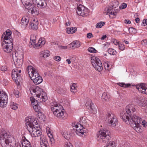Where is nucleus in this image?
Segmentation results:
<instances>
[{"label":"nucleus","mask_w":147,"mask_h":147,"mask_svg":"<svg viewBox=\"0 0 147 147\" xmlns=\"http://www.w3.org/2000/svg\"><path fill=\"white\" fill-rule=\"evenodd\" d=\"M136 107L133 104L127 105L125 108L126 112L123 111L120 113L121 118L126 123L130 124L137 132L140 133L142 131L140 125L142 120L134 114V113L136 111Z\"/></svg>","instance_id":"1"},{"label":"nucleus","mask_w":147,"mask_h":147,"mask_svg":"<svg viewBox=\"0 0 147 147\" xmlns=\"http://www.w3.org/2000/svg\"><path fill=\"white\" fill-rule=\"evenodd\" d=\"M11 34V32L8 29L1 36V40L3 41V48L4 51L7 53H10L13 48V39Z\"/></svg>","instance_id":"2"},{"label":"nucleus","mask_w":147,"mask_h":147,"mask_svg":"<svg viewBox=\"0 0 147 147\" xmlns=\"http://www.w3.org/2000/svg\"><path fill=\"white\" fill-rule=\"evenodd\" d=\"M51 110L54 116L59 119H65L67 113L62 106L57 102H53L51 104Z\"/></svg>","instance_id":"3"},{"label":"nucleus","mask_w":147,"mask_h":147,"mask_svg":"<svg viewBox=\"0 0 147 147\" xmlns=\"http://www.w3.org/2000/svg\"><path fill=\"white\" fill-rule=\"evenodd\" d=\"M31 94L36 97L40 102H45L47 99V97L45 92L38 87L32 86L30 88Z\"/></svg>","instance_id":"4"},{"label":"nucleus","mask_w":147,"mask_h":147,"mask_svg":"<svg viewBox=\"0 0 147 147\" xmlns=\"http://www.w3.org/2000/svg\"><path fill=\"white\" fill-rule=\"evenodd\" d=\"M87 125V121L86 120L82 121V123L78 122H74L72 123L74 130L75 131L77 134L80 136H82L85 133L84 127H86Z\"/></svg>","instance_id":"5"},{"label":"nucleus","mask_w":147,"mask_h":147,"mask_svg":"<svg viewBox=\"0 0 147 147\" xmlns=\"http://www.w3.org/2000/svg\"><path fill=\"white\" fill-rule=\"evenodd\" d=\"M106 119L109 125L115 127L118 124L117 118L116 116L111 112H109L106 116Z\"/></svg>","instance_id":"6"},{"label":"nucleus","mask_w":147,"mask_h":147,"mask_svg":"<svg viewBox=\"0 0 147 147\" xmlns=\"http://www.w3.org/2000/svg\"><path fill=\"white\" fill-rule=\"evenodd\" d=\"M91 62L95 69L99 72L103 69L102 64L100 59L95 56L91 57Z\"/></svg>","instance_id":"7"},{"label":"nucleus","mask_w":147,"mask_h":147,"mask_svg":"<svg viewBox=\"0 0 147 147\" xmlns=\"http://www.w3.org/2000/svg\"><path fill=\"white\" fill-rule=\"evenodd\" d=\"M40 127L38 125H36L33 127H28L27 130L30 132L32 137H36L42 136V132L40 130Z\"/></svg>","instance_id":"8"},{"label":"nucleus","mask_w":147,"mask_h":147,"mask_svg":"<svg viewBox=\"0 0 147 147\" xmlns=\"http://www.w3.org/2000/svg\"><path fill=\"white\" fill-rule=\"evenodd\" d=\"M0 137V142L2 145L5 144L9 145L11 142L10 136L8 135L6 131H1Z\"/></svg>","instance_id":"9"},{"label":"nucleus","mask_w":147,"mask_h":147,"mask_svg":"<svg viewBox=\"0 0 147 147\" xmlns=\"http://www.w3.org/2000/svg\"><path fill=\"white\" fill-rule=\"evenodd\" d=\"M119 11V9H113L110 6L105 8L104 11V13L105 15H108L110 18H113L116 16Z\"/></svg>","instance_id":"10"},{"label":"nucleus","mask_w":147,"mask_h":147,"mask_svg":"<svg viewBox=\"0 0 147 147\" xmlns=\"http://www.w3.org/2000/svg\"><path fill=\"white\" fill-rule=\"evenodd\" d=\"M21 71L19 68L13 69L12 72L11 76L13 79L17 83H18L21 80Z\"/></svg>","instance_id":"11"},{"label":"nucleus","mask_w":147,"mask_h":147,"mask_svg":"<svg viewBox=\"0 0 147 147\" xmlns=\"http://www.w3.org/2000/svg\"><path fill=\"white\" fill-rule=\"evenodd\" d=\"M107 132L108 131L106 129H101L97 132V137L100 142H106L107 140L106 137L108 135Z\"/></svg>","instance_id":"12"},{"label":"nucleus","mask_w":147,"mask_h":147,"mask_svg":"<svg viewBox=\"0 0 147 147\" xmlns=\"http://www.w3.org/2000/svg\"><path fill=\"white\" fill-rule=\"evenodd\" d=\"M25 122L27 129H28V127H33L38 124L35 118L32 116H29L26 117Z\"/></svg>","instance_id":"13"},{"label":"nucleus","mask_w":147,"mask_h":147,"mask_svg":"<svg viewBox=\"0 0 147 147\" xmlns=\"http://www.w3.org/2000/svg\"><path fill=\"white\" fill-rule=\"evenodd\" d=\"M7 96L6 93L3 91L0 90V107H5L7 105Z\"/></svg>","instance_id":"14"},{"label":"nucleus","mask_w":147,"mask_h":147,"mask_svg":"<svg viewBox=\"0 0 147 147\" xmlns=\"http://www.w3.org/2000/svg\"><path fill=\"white\" fill-rule=\"evenodd\" d=\"M88 9L82 5H79L77 7L76 12L79 16H86L88 15Z\"/></svg>","instance_id":"15"},{"label":"nucleus","mask_w":147,"mask_h":147,"mask_svg":"<svg viewBox=\"0 0 147 147\" xmlns=\"http://www.w3.org/2000/svg\"><path fill=\"white\" fill-rule=\"evenodd\" d=\"M27 70L29 76L32 80H33V78H35L36 77H38L39 75L36 69L31 66L28 67Z\"/></svg>","instance_id":"16"},{"label":"nucleus","mask_w":147,"mask_h":147,"mask_svg":"<svg viewBox=\"0 0 147 147\" xmlns=\"http://www.w3.org/2000/svg\"><path fill=\"white\" fill-rule=\"evenodd\" d=\"M35 5L39 8L43 9L47 6V4L46 0H32Z\"/></svg>","instance_id":"17"},{"label":"nucleus","mask_w":147,"mask_h":147,"mask_svg":"<svg viewBox=\"0 0 147 147\" xmlns=\"http://www.w3.org/2000/svg\"><path fill=\"white\" fill-rule=\"evenodd\" d=\"M136 88L140 92L147 94V87L146 84L144 83L139 84L136 86Z\"/></svg>","instance_id":"18"},{"label":"nucleus","mask_w":147,"mask_h":147,"mask_svg":"<svg viewBox=\"0 0 147 147\" xmlns=\"http://www.w3.org/2000/svg\"><path fill=\"white\" fill-rule=\"evenodd\" d=\"M13 59H23V51L22 49L21 50H15L13 52Z\"/></svg>","instance_id":"19"},{"label":"nucleus","mask_w":147,"mask_h":147,"mask_svg":"<svg viewBox=\"0 0 147 147\" xmlns=\"http://www.w3.org/2000/svg\"><path fill=\"white\" fill-rule=\"evenodd\" d=\"M40 143L41 147H49L47 139L44 136L40 137Z\"/></svg>","instance_id":"20"},{"label":"nucleus","mask_w":147,"mask_h":147,"mask_svg":"<svg viewBox=\"0 0 147 147\" xmlns=\"http://www.w3.org/2000/svg\"><path fill=\"white\" fill-rule=\"evenodd\" d=\"M38 22L36 19H34L32 20L30 23V28L34 30H36L38 28Z\"/></svg>","instance_id":"21"},{"label":"nucleus","mask_w":147,"mask_h":147,"mask_svg":"<svg viewBox=\"0 0 147 147\" xmlns=\"http://www.w3.org/2000/svg\"><path fill=\"white\" fill-rule=\"evenodd\" d=\"M136 98L138 101H136L139 106L144 107L147 105V98H144L141 99L140 97H137Z\"/></svg>","instance_id":"22"},{"label":"nucleus","mask_w":147,"mask_h":147,"mask_svg":"<svg viewBox=\"0 0 147 147\" xmlns=\"http://www.w3.org/2000/svg\"><path fill=\"white\" fill-rule=\"evenodd\" d=\"M85 105L87 109L90 111L92 113H94V105L91 100L90 99L88 100L87 102L85 104Z\"/></svg>","instance_id":"23"},{"label":"nucleus","mask_w":147,"mask_h":147,"mask_svg":"<svg viewBox=\"0 0 147 147\" xmlns=\"http://www.w3.org/2000/svg\"><path fill=\"white\" fill-rule=\"evenodd\" d=\"M29 21L28 17L27 16H23L21 22V24L23 28L26 27L28 26Z\"/></svg>","instance_id":"24"},{"label":"nucleus","mask_w":147,"mask_h":147,"mask_svg":"<svg viewBox=\"0 0 147 147\" xmlns=\"http://www.w3.org/2000/svg\"><path fill=\"white\" fill-rule=\"evenodd\" d=\"M14 66L17 68L21 67L23 63V59H13Z\"/></svg>","instance_id":"25"},{"label":"nucleus","mask_w":147,"mask_h":147,"mask_svg":"<svg viewBox=\"0 0 147 147\" xmlns=\"http://www.w3.org/2000/svg\"><path fill=\"white\" fill-rule=\"evenodd\" d=\"M80 46V42L78 41H75L68 45V47L70 48L74 49L79 47Z\"/></svg>","instance_id":"26"},{"label":"nucleus","mask_w":147,"mask_h":147,"mask_svg":"<svg viewBox=\"0 0 147 147\" xmlns=\"http://www.w3.org/2000/svg\"><path fill=\"white\" fill-rule=\"evenodd\" d=\"M46 130L48 136L50 139V140L52 143L54 142V140L53 135L51 131L50 128L49 127H47Z\"/></svg>","instance_id":"27"},{"label":"nucleus","mask_w":147,"mask_h":147,"mask_svg":"<svg viewBox=\"0 0 147 147\" xmlns=\"http://www.w3.org/2000/svg\"><path fill=\"white\" fill-rule=\"evenodd\" d=\"M45 43V40L43 38H41L38 40V43L35 44V46L37 47H41Z\"/></svg>","instance_id":"28"},{"label":"nucleus","mask_w":147,"mask_h":147,"mask_svg":"<svg viewBox=\"0 0 147 147\" xmlns=\"http://www.w3.org/2000/svg\"><path fill=\"white\" fill-rule=\"evenodd\" d=\"M33 78L32 80L35 84H38L41 83L43 80L42 77L38 75V77H36L35 78Z\"/></svg>","instance_id":"29"},{"label":"nucleus","mask_w":147,"mask_h":147,"mask_svg":"<svg viewBox=\"0 0 147 147\" xmlns=\"http://www.w3.org/2000/svg\"><path fill=\"white\" fill-rule=\"evenodd\" d=\"M102 99L103 101H108L110 99V95L107 92H105L102 94Z\"/></svg>","instance_id":"30"},{"label":"nucleus","mask_w":147,"mask_h":147,"mask_svg":"<svg viewBox=\"0 0 147 147\" xmlns=\"http://www.w3.org/2000/svg\"><path fill=\"white\" fill-rule=\"evenodd\" d=\"M21 143L22 147H32L30 142L25 139H22Z\"/></svg>","instance_id":"31"},{"label":"nucleus","mask_w":147,"mask_h":147,"mask_svg":"<svg viewBox=\"0 0 147 147\" xmlns=\"http://www.w3.org/2000/svg\"><path fill=\"white\" fill-rule=\"evenodd\" d=\"M40 55L41 57L46 58L50 56V52L48 50H44L40 53Z\"/></svg>","instance_id":"32"},{"label":"nucleus","mask_w":147,"mask_h":147,"mask_svg":"<svg viewBox=\"0 0 147 147\" xmlns=\"http://www.w3.org/2000/svg\"><path fill=\"white\" fill-rule=\"evenodd\" d=\"M21 1L26 8H28V6H31V3H30V0H21Z\"/></svg>","instance_id":"33"},{"label":"nucleus","mask_w":147,"mask_h":147,"mask_svg":"<svg viewBox=\"0 0 147 147\" xmlns=\"http://www.w3.org/2000/svg\"><path fill=\"white\" fill-rule=\"evenodd\" d=\"M63 136L67 140H68L71 136V134L68 131H64L62 134Z\"/></svg>","instance_id":"34"},{"label":"nucleus","mask_w":147,"mask_h":147,"mask_svg":"<svg viewBox=\"0 0 147 147\" xmlns=\"http://www.w3.org/2000/svg\"><path fill=\"white\" fill-rule=\"evenodd\" d=\"M76 27L69 28L66 29V32L68 34H72L76 31Z\"/></svg>","instance_id":"35"},{"label":"nucleus","mask_w":147,"mask_h":147,"mask_svg":"<svg viewBox=\"0 0 147 147\" xmlns=\"http://www.w3.org/2000/svg\"><path fill=\"white\" fill-rule=\"evenodd\" d=\"M30 100L31 102L32 106V107L34 106H34L38 105L39 104H40V103H39L38 102L37 100H36L35 98L32 97H31L30 98Z\"/></svg>","instance_id":"36"},{"label":"nucleus","mask_w":147,"mask_h":147,"mask_svg":"<svg viewBox=\"0 0 147 147\" xmlns=\"http://www.w3.org/2000/svg\"><path fill=\"white\" fill-rule=\"evenodd\" d=\"M34 6L31 4V6H28L29 8H26L28 10V12H31L32 14H33L36 11V9L34 7Z\"/></svg>","instance_id":"37"},{"label":"nucleus","mask_w":147,"mask_h":147,"mask_svg":"<svg viewBox=\"0 0 147 147\" xmlns=\"http://www.w3.org/2000/svg\"><path fill=\"white\" fill-rule=\"evenodd\" d=\"M71 91L73 93H75L77 92V86L76 84L73 83L71 86Z\"/></svg>","instance_id":"38"},{"label":"nucleus","mask_w":147,"mask_h":147,"mask_svg":"<svg viewBox=\"0 0 147 147\" xmlns=\"http://www.w3.org/2000/svg\"><path fill=\"white\" fill-rule=\"evenodd\" d=\"M10 106L11 109L14 110L17 109L18 108V105L13 102H10Z\"/></svg>","instance_id":"39"},{"label":"nucleus","mask_w":147,"mask_h":147,"mask_svg":"<svg viewBox=\"0 0 147 147\" xmlns=\"http://www.w3.org/2000/svg\"><path fill=\"white\" fill-rule=\"evenodd\" d=\"M40 104H38V105L32 106L34 110L36 112H39L40 111L41 109V107L40 105Z\"/></svg>","instance_id":"40"},{"label":"nucleus","mask_w":147,"mask_h":147,"mask_svg":"<svg viewBox=\"0 0 147 147\" xmlns=\"http://www.w3.org/2000/svg\"><path fill=\"white\" fill-rule=\"evenodd\" d=\"M119 4V3L118 1H114L112 2V5L111 7L113 9H115L118 6Z\"/></svg>","instance_id":"41"},{"label":"nucleus","mask_w":147,"mask_h":147,"mask_svg":"<svg viewBox=\"0 0 147 147\" xmlns=\"http://www.w3.org/2000/svg\"><path fill=\"white\" fill-rule=\"evenodd\" d=\"M117 84L120 86L124 88L129 87L131 85L129 84H125L124 83H117Z\"/></svg>","instance_id":"42"},{"label":"nucleus","mask_w":147,"mask_h":147,"mask_svg":"<svg viewBox=\"0 0 147 147\" xmlns=\"http://www.w3.org/2000/svg\"><path fill=\"white\" fill-rule=\"evenodd\" d=\"M105 24L104 22H100L96 24V27L97 28H100L104 25Z\"/></svg>","instance_id":"43"},{"label":"nucleus","mask_w":147,"mask_h":147,"mask_svg":"<svg viewBox=\"0 0 147 147\" xmlns=\"http://www.w3.org/2000/svg\"><path fill=\"white\" fill-rule=\"evenodd\" d=\"M104 67L106 70L109 71L110 69V65L107 61L105 62L104 63Z\"/></svg>","instance_id":"44"},{"label":"nucleus","mask_w":147,"mask_h":147,"mask_svg":"<svg viewBox=\"0 0 147 147\" xmlns=\"http://www.w3.org/2000/svg\"><path fill=\"white\" fill-rule=\"evenodd\" d=\"M128 31L129 33L131 34H134L136 32V31L135 29L133 27L130 28L128 29Z\"/></svg>","instance_id":"45"},{"label":"nucleus","mask_w":147,"mask_h":147,"mask_svg":"<svg viewBox=\"0 0 147 147\" xmlns=\"http://www.w3.org/2000/svg\"><path fill=\"white\" fill-rule=\"evenodd\" d=\"M107 147H116L115 143L113 141H110L108 144Z\"/></svg>","instance_id":"46"},{"label":"nucleus","mask_w":147,"mask_h":147,"mask_svg":"<svg viewBox=\"0 0 147 147\" xmlns=\"http://www.w3.org/2000/svg\"><path fill=\"white\" fill-rule=\"evenodd\" d=\"M88 50L89 52L92 53H95L96 51L95 49L92 47H89L88 49Z\"/></svg>","instance_id":"47"},{"label":"nucleus","mask_w":147,"mask_h":147,"mask_svg":"<svg viewBox=\"0 0 147 147\" xmlns=\"http://www.w3.org/2000/svg\"><path fill=\"white\" fill-rule=\"evenodd\" d=\"M1 71H6L7 69V67L5 64H3L1 65Z\"/></svg>","instance_id":"48"},{"label":"nucleus","mask_w":147,"mask_h":147,"mask_svg":"<svg viewBox=\"0 0 147 147\" xmlns=\"http://www.w3.org/2000/svg\"><path fill=\"white\" fill-rule=\"evenodd\" d=\"M127 6V4L126 3H123L119 6V8L120 9H122L126 8Z\"/></svg>","instance_id":"49"},{"label":"nucleus","mask_w":147,"mask_h":147,"mask_svg":"<svg viewBox=\"0 0 147 147\" xmlns=\"http://www.w3.org/2000/svg\"><path fill=\"white\" fill-rule=\"evenodd\" d=\"M118 46L120 50H121V51H123L124 50L125 47V46L123 44H119Z\"/></svg>","instance_id":"50"},{"label":"nucleus","mask_w":147,"mask_h":147,"mask_svg":"<svg viewBox=\"0 0 147 147\" xmlns=\"http://www.w3.org/2000/svg\"><path fill=\"white\" fill-rule=\"evenodd\" d=\"M112 41L114 44L116 45H119V42L116 39H113L112 40Z\"/></svg>","instance_id":"51"},{"label":"nucleus","mask_w":147,"mask_h":147,"mask_svg":"<svg viewBox=\"0 0 147 147\" xmlns=\"http://www.w3.org/2000/svg\"><path fill=\"white\" fill-rule=\"evenodd\" d=\"M141 44L143 45L147 46V40L144 39L142 40L141 41Z\"/></svg>","instance_id":"52"},{"label":"nucleus","mask_w":147,"mask_h":147,"mask_svg":"<svg viewBox=\"0 0 147 147\" xmlns=\"http://www.w3.org/2000/svg\"><path fill=\"white\" fill-rule=\"evenodd\" d=\"M142 25L145 26L147 25V19H144L142 24Z\"/></svg>","instance_id":"53"},{"label":"nucleus","mask_w":147,"mask_h":147,"mask_svg":"<svg viewBox=\"0 0 147 147\" xmlns=\"http://www.w3.org/2000/svg\"><path fill=\"white\" fill-rule=\"evenodd\" d=\"M13 93L16 98H18L19 97V92L18 91V90H15L14 91Z\"/></svg>","instance_id":"54"},{"label":"nucleus","mask_w":147,"mask_h":147,"mask_svg":"<svg viewBox=\"0 0 147 147\" xmlns=\"http://www.w3.org/2000/svg\"><path fill=\"white\" fill-rule=\"evenodd\" d=\"M141 124L142 125H143V127H146L147 126V122L144 120L142 121Z\"/></svg>","instance_id":"55"},{"label":"nucleus","mask_w":147,"mask_h":147,"mask_svg":"<svg viewBox=\"0 0 147 147\" xmlns=\"http://www.w3.org/2000/svg\"><path fill=\"white\" fill-rule=\"evenodd\" d=\"M128 146V145L126 143L123 142L119 145V147H127Z\"/></svg>","instance_id":"56"},{"label":"nucleus","mask_w":147,"mask_h":147,"mask_svg":"<svg viewBox=\"0 0 147 147\" xmlns=\"http://www.w3.org/2000/svg\"><path fill=\"white\" fill-rule=\"evenodd\" d=\"M93 37V36L91 33H88L87 34V37L88 38H90Z\"/></svg>","instance_id":"57"},{"label":"nucleus","mask_w":147,"mask_h":147,"mask_svg":"<svg viewBox=\"0 0 147 147\" xmlns=\"http://www.w3.org/2000/svg\"><path fill=\"white\" fill-rule=\"evenodd\" d=\"M54 59L57 61H60L61 60V58L60 56H56L54 57Z\"/></svg>","instance_id":"58"},{"label":"nucleus","mask_w":147,"mask_h":147,"mask_svg":"<svg viewBox=\"0 0 147 147\" xmlns=\"http://www.w3.org/2000/svg\"><path fill=\"white\" fill-rule=\"evenodd\" d=\"M66 147H73V145L70 142L66 143Z\"/></svg>","instance_id":"59"},{"label":"nucleus","mask_w":147,"mask_h":147,"mask_svg":"<svg viewBox=\"0 0 147 147\" xmlns=\"http://www.w3.org/2000/svg\"><path fill=\"white\" fill-rule=\"evenodd\" d=\"M108 52L111 54L114 55L115 53H114L113 50L112 49H109L108 50Z\"/></svg>","instance_id":"60"},{"label":"nucleus","mask_w":147,"mask_h":147,"mask_svg":"<svg viewBox=\"0 0 147 147\" xmlns=\"http://www.w3.org/2000/svg\"><path fill=\"white\" fill-rule=\"evenodd\" d=\"M36 39H30V43H31V45H33L36 42Z\"/></svg>","instance_id":"61"},{"label":"nucleus","mask_w":147,"mask_h":147,"mask_svg":"<svg viewBox=\"0 0 147 147\" xmlns=\"http://www.w3.org/2000/svg\"><path fill=\"white\" fill-rule=\"evenodd\" d=\"M59 48L61 49H67V46H60L59 47Z\"/></svg>","instance_id":"62"},{"label":"nucleus","mask_w":147,"mask_h":147,"mask_svg":"<svg viewBox=\"0 0 147 147\" xmlns=\"http://www.w3.org/2000/svg\"><path fill=\"white\" fill-rule=\"evenodd\" d=\"M82 145V144L80 143H77L76 144L75 146L76 147H80Z\"/></svg>","instance_id":"63"},{"label":"nucleus","mask_w":147,"mask_h":147,"mask_svg":"<svg viewBox=\"0 0 147 147\" xmlns=\"http://www.w3.org/2000/svg\"><path fill=\"white\" fill-rule=\"evenodd\" d=\"M30 39H36V37L35 36L34 34H32L31 35Z\"/></svg>","instance_id":"64"}]
</instances>
